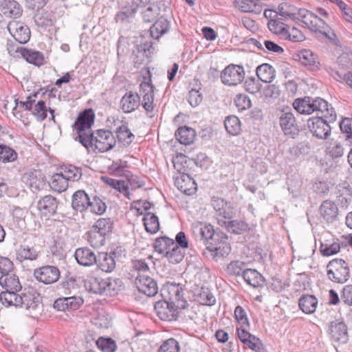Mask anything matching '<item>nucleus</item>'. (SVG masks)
<instances>
[{
  "label": "nucleus",
  "instance_id": "nucleus-1",
  "mask_svg": "<svg viewBox=\"0 0 352 352\" xmlns=\"http://www.w3.org/2000/svg\"><path fill=\"white\" fill-rule=\"evenodd\" d=\"M142 8L141 14L144 22L151 23L157 19L150 28L149 31L151 38L158 39L170 29L169 21L164 17V12L168 8V6L163 1L160 0L157 2L150 3Z\"/></svg>",
  "mask_w": 352,
  "mask_h": 352
},
{
  "label": "nucleus",
  "instance_id": "nucleus-2",
  "mask_svg": "<svg viewBox=\"0 0 352 352\" xmlns=\"http://www.w3.org/2000/svg\"><path fill=\"white\" fill-rule=\"evenodd\" d=\"M234 317L239 324L236 328L238 337L241 342L247 346L251 350L255 352H260L263 348L261 340L251 334L248 329L250 327V322L245 309L240 305L236 307L234 309Z\"/></svg>",
  "mask_w": 352,
  "mask_h": 352
},
{
  "label": "nucleus",
  "instance_id": "nucleus-3",
  "mask_svg": "<svg viewBox=\"0 0 352 352\" xmlns=\"http://www.w3.org/2000/svg\"><path fill=\"white\" fill-rule=\"evenodd\" d=\"M95 113L91 109L81 112L74 124V129L78 134L80 144L85 147L91 144V126L94 123Z\"/></svg>",
  "mask_w": 352,
  "mask_h": 352
},
{
  "label": "nucleus",
  "instance_id": "nucleus-4",
  "mask_svg": "<svg viewBox=\"0 0 352 352\" xmlns=\"http://www.w3.org/2000/svg\"><path fill=\"white\" fill-rule=\"evenodd\" d=\"M42 302L41 294L34 287L25 288L19 294L17 293L5 306L35 310Z\"/></svg>",
  "mask_w": 352,
  "mask_h": 352
},
{
  "label": "nucleus",
  "instance_id": "nucleus-5",
  "mask_svg": "<svg viewBox=\"0 0 352 352\" xmlns=\"http://www.w3.org/2000/svg\"><path fill=\"white\" fill-rule=\"evenodd\" d=\"M298 17L311 30L320 32L331 41L336 40V35L331 31L329 25L313 12L306 9H298Z\"/></svg>",
  "mask_w": 352,
  "mask_h": 352
},
{
  "label": "nucleus",
  "instance_id": "nucleus-6",
  "mask_svg": "<svg viewBox=\"0 0 352 352\" xmlns=\"http://www.w3.org/2000/svg\"><path fill=\"white\" fill-rule=\"evenodd\" d=\"M276 116L283 134L285 136L295 138L298 135L300 129L292 108L286 106L278 109Z\"/></svg>",
  "mask_w": 352,
  "mask_h": 352
},
{
  "label": "nucleus",
  "instance_id": "nucleus-7",
  "mask_svg": "<svg viewBox=\"0 0 352 352\" xmlns=\"http://www.w3.org/2000/svg\"><path fill=\"white\" fill-rule=\"evenodd\" d=\"M0 285L3 289L0 293V302L4 306L11 302L12 298L22 289L18 276L12 272L1 276Z\"/></svg>",
  "mask_w": 352,
  "mask_h": 352
},
{
  "label": "nucleus",
  "instance_id": "nucleus-8",
  "mask_svg": "<svg viewBox=\"0 0 352 352\" xmlns=\"http://www.w3.org/2000/svg\"><path fill=\"white\" fill-rule=\"evenodd\" d=\"M210 204L214 211V217L217 224L221 226L226 224L228 220L234 219L236 216V209L232 204L223 198L213 196Z\"/></svg>",
  "mask_w": 352,
  "mask_h": 352
},
{
  "label": "nucleus",
  "instance_id": "nucleus-9",
  "mask_svg": "<svg viewBox=\"0 0 352 352\" xmlns=\"http://www.w3.org/2000/svg\"><path fill=\"white\" fill-rule=\"evenodd\" d=\"M122 282L119 278H108L107 280L97 277H89L85 281V287L90 293L101 294L105 291L119 290Z\"/></svg>",
  "mask_w": 352,
  "mask_h": 352
},
{
  "label": "nucleus",
  "instance_id": "nucleus-10",
  "mask_svg": "<svg viewBox=\"0 0 352 352\" xmlns=\"http://www.w3.org/2000/svg\"><path fill=\"white\" fill-rule=\"evenodd\" d=\"M208 251L210 254V256L215 261H218L220 258L226 257L231 251V247L228 242V236L226 234L220 232L212 241L206 245L204 253Z\"/></svg>",
  "mask_w": 352,
  "mask_h": 352
},
{
  "label": "nucleus",
  "instance_id": "nucleus-11",
  "mask_svg": "<svg viewBox=\"0 0 352 352\" xmlns=\"http://www.w3.org/2000/svg\"><path fill=\"white\" fill-rule=\"evenodd\" d=\"M328 278L336 283H344L350 277V270L346 262L342 258L329 261L327 266Z\"/></svg>",
  "mask_w": 352,
  "mask_h": 352
},
{
  "label": "nucleus",
  "instance_id": "nucleus-12",
  "mask_svg": "<svg viewBox=\"0 0 352 352\" xmlns=\"http://www.w3.org/2000/svg\"><path fill=\"white\" fill-rule=\"evenodd\" d=\"M154 52V48L151 38H146L141 36L137 41L135 50H133L130 58L135 65H147L150 58Z\"/></svg>",
  "mask_w": 352,
  "mask_h": 352
},
{
  "label": "nucleus",
  "instance_id": "nucleus-13",
  "mask_svg": "<svg viewBox=\"0 0 352 352\" xmlns=\"http://www.w3.org/2000/svg\"><path fill=\"white\" fill-rule=\"evenodd\" d=\"M116 144V140L111 131L99 129L95 133H91V144L87 148H93L100 153L107 152L112 149Z\"/></svg>",
  "mask_w": 352,
  "mask_h": 352
},
{
  "label": "nucleus",
  "instance_id": "nucleus-14",
  "mask_svg": "<svg viewBox=\"0 0 352 352\" xmlns=\"http://www.w3.org/2000/svg\"><path fill=\"white\" fill-rule=\"evenodd\" d=\"M331 122L322 117H313L307 120V125L313 135L318 139H327L331 134Z\"/></svg>",
  "mask_w": 352,
  "mask_h": 352
},
{
  "label": "nucleus",
  "instance_id": "nucleus-15",
  "mask_svg": "<svg viewBox=\"0 0 352 352\" xmlns=\"http://www.w3.org/2000/svg\"><path fill=\"white\" fill-rule=\"evenodd\" d=\"M157 252L163 254L172 263H176V243L174 240L166 236L157 239L154 243Z\"/></svg>",
  "mask_w": 352,
  "mask_h": 352
},
{
  "label": "nucleus",
  "instance_id": "nucleus-16",
  "mask_svg": "<svg viewBox=\"0 0 352 352\" xmlns=\"http://www.w3.org/2000/svg\"><path fill=\"white\" fill-rule=\"evenodd\" d=\"M10 34L19 44L28 43L30 38V30L27 25L19 21H10L7 25Z\"/></svg>",
  "mask_w": 352,
  "mask_h": 352
},
{
  "label": "nucleus",
  "instance_id": "nucleus-17",
  "mask_svg": "<svg viewBox=\"0 0 352 352\" xmlns=\"http://www.w3.org/2000/svg\"><path fill=\"white\" fill-rule=\"evenodd\" d=\"M148 74V81H144L140 85V94L142 97V105L147 112H152L154 109V87L151 81V73L148 69L146 71Z\"/></svg>",
  "mask_w": 352,
  "mask_h": 352
},
{
  "label": "nucleus",
  "instance_id": "nucleus-18",
  "mask_svg": "<svg viewBox=\"0 0 352 352\" xmlns=\"http://www.w3.org/2000/svg\"><path fill=\"white\" fill-rule=\"evenodd\" d=\"M60 271L57 267L45 265L34 270V276L43 284L50 285L56 283L60 278Z\"/></svg>",
  "mask_w": 352,
  "mask_h": 352
},
{
  "label": "nucleus",
  "instance_id": "nucleus-19",
  "mask_svg": "<svg viewBox=\"0 0 352 352\" xmlns=\"http://www.w3.org/2000/svg\"><path fill=\"white\" fill-rule=\"evenodd\" d=\"M135 283L139 292L147 296H154L157 294V284L148 274H138Z\"/></svg>",
  "mask_w": 352,
  "mask_h": 352
},
{
  "label": "nucleus",
  "instance_id": "nucleus-20",
  "mask_svg": "<svg viewBox=\"0 0 352 352\" xmlns=\"http://www.w3.org/2000/svg\"><path fill=\"white\" fill-rule=\"evenodd\" d=\"M329 333L331 340L338 344L346 343L349 340L347 327L342 321H332L329 325Z\"/></svg>",
  "mask_w": 352,
  "mask_h": 352
},
{
  "label": "nucleus",
  "instance_id": "nucleus-21",
  "mask_svg": "<svg viewBox=\"0 0 352 352\" xmlns=\"http://www.w3.org/2000/svg\"><path fill=\"white\" fill-rule=\"evenodd\" d=\"M157 316L165 321L176 320V305L173 301L160 300L155 305Z\"/></svg>",
  "mask_w": 352,
  "mask_h": 352
},
{
  "label": "nucleus",
  "instance_id": "nucleus-22",
  "mask_svg": "<svg viewBox=\"0 0 352 352\" xmlns=\"http://www.w3.org/2000/svg\"><path fill=\"white\" fill-rule=\"evenodd\" d=\"M243 67H225L221 73V81L228 86L236 85L243 80Z\"/></svg>",
  "mask_w": 352,
  "mask_h": 352
},
{
  "label": "nucleus",
  "instance_id": "nucleus-23",
  "mask_svg": "<svg viewBox=\"0 0 352 352\" xmlns=\"http://www.w3.org/2000/svg\"><path fill=\"white\" fill-rule=\"evenodd\" d=\"M197 189V184L193 178L177 169V190L186 195H192Z\"/></svg>",
  "mask_w": 352,
  "mask_h": 352
},
{
  "label": "nucleus",
  "instance_id": "nucleus-24",
  "mask_svg": "<svg viewBox=\"0 0 352 352\" xmlns=\"http://www.w3.org/2000/svg\"><path fill=\"white\" fill-rule=\"evenodd\" d=\"M0 11L7 17L17 19L22 16L23 10L16 0H2L0 3Z\"/></svg>",
  "mask_w": 352,
  "mask_h": 352
},
{
  "label": "nucleus",
  "instance_id": "nucleus-25",
  "mask_svg": "<svg viewBox=\"0 0 352 352\" xmlns=\"http://www.w3.org/2000/svg\"><path fill=\"white\" fill-rule=\"evenodd\" d=\"M314 106H316V107H314V112L320 113V117L326 118L330 122L336 121L337 116L334 108L323 98H316Z\"/></svg>",
  "mask_w": 352,
  "mask_h": 352
},
{
  "label": "nucleus",
  "instance_id": "nucleus-26",
  "mask_svg": "<svg viewBox=\"0 0 352 352\" xmlns=\"http://www.w3.org/2000/svg\"><path fill=\"white\" fill-rule=\"evenodd\" d=\"M23 180L32 190H39L45 185V177L41 171L34 170L27 173Z\"/></svg>",
  "mask_w": 352,
  "mask_h": 352
},
{
  "label": "nucleus",
  "instance_id": "nucleus-27",
  "mask_svg": "<svg viewBox=\"0 0 352 352\" xmlns=\"http://www.w3.org/2000/svg\"><path fill=\"white\" fill-rule=\"evenodd\" d=\"M336 199L341 208H347L352 201V188L347 182L337 186Z\"/></svg>",
  "mask_w": 352,
  "mask_h": 352
},
{
  "label": "nucleus",
  "instance_id": "nucleus-28",
  "mask_svg": "<svg viewBox=\"0 0 352 352\" xmlns=\"http://www.w3.org/2000/svg\"><path fill=\"white\" fill-rule=\"evenodd\" d=\"M74 256L79 265L85 267L91 266L97 261V256L88 248H78L75 251Z\"/></svg>",
  "mask_w": 352,
  "mask_h": 352
},
{
  "label": "nucleus",
  "instance_id": "nucleus-29",
  "mask_svg": "<svg viewBox=\"0 0 352 352\" xmlns=\"http://www.w3.org/2000/svg\"><path fill=\"white\" fill-rule=\"evenodd\" d=\"M316 98L305 96L298 98L293 102V107L300 114L310 115L314 112V102ZM316 107V106H315Z\"/></svg>",
  "mask_w": 352,
  "mask_h": 352
},
{
  "label": "nucleus",
  "instance_id": "nucleus-30",
  "mask_svg": "<svg viewBox=\"0 0 352 352\" xmlns=\"http://www.w3.org/2000/svg\"><path fill=\"white\" fill-rule=\"evenodd\" d=\"M320 214L324 221L331 223L338 217V208L333 201L325 200L320 206Z\"/></svg>",
  "mask_w": 352,
  "mask_h": 352
},
{
  "label": "nucleus",
  "instance_id": "nucleus-31",
  "mask_svg": "<svg viewBox=\"0 0 352 352\" xmlns=\"http://www.w3.org/2000/svg\"><path fill=\"white\" fill-rule=\"evenodd\" d=\"M140 97L131 91L126 93L121 99V109L124 113L135 111L140 105Z\"/></svg>",
  "mask_w": 352,
  "mask_h": 352
},
{
  "label": "nucleus",
  "instance_id": "nucleus-32",
  "mask_svg": "<svg viewBox=\"0 0 352 352\" xmlns=\"http://www.w3.org/2000/svg\"><path fill=\"white\" fill-rule=\"evenodd\" d=\"M34 20L38 27L46 28L54 24L56 17L51 11L37 9V12L34 16Z\"/></svg>",
  "mask_w": 352,
  "mask_h": 352
},
{
  "label": "nucleus",
  "instance_id": "nucleus-33",
  "mask_svg": "<svg viewBox=\"0 0 352 352\" xmlns=\"http://www.w3.org/2000/svg\"><path fill=\"white\" fill-rule=\"evenodd\" d=\"M97 261L95 264L102 272L110 273L113 271L116 267V261L112 254L107 252H100L96 256Z\"/></svg>",
  "mask_w": 352,
  "mask_h": 352
},
{
  "label": "nucleus",
  "instance_id": "nucleus-34",
  "mask_svg": "<svg viewBox=\"0 0 352 352\" xmlns=\"http://www.w3.org/2000/svg\"><path fill=\"white\" fill-rule=\"evenodd\" d=\"M89 200L90 198L85 190H77L73 194L72 206L76 211L84 212L89 207Z\"/></svg>",
  "mask_w": 352,
  "mask_h": 352
},
{
  "label": "nucleus",
  "instance_id": "nucleus-35",
  "mask_svg": "<svg viewBox=\"0 0 352 352\" xmlns=\"http://www.w3.org/2000/svg\"><path fill=\"white\" fill-rule=\"evenodd\" d=\"M234 6L241 12L259 14L263 10L262 6L255 2L254 0H234Z\"/></svg>",
  "mask_w": 352,
  "mask_h": 352
},
{
  "label": "nucleus",
  "instance_id": "nucleus-36",
  "mask_svg": "<svg viewBox=\"0 0 352 352\" xmlns=\"http://www.w3.org/2000/svg\"><path fill=\"white\" fill-rule=\"evenodd\" d=\"M102 180L112 188L122 194L128 199H131V193L128 182L122 179H116L109 177H102Z\"/></svg>",
  "mask_w": 352,
  "mask_h": 352
},
{
  "label": "nucleus",
  "instance_id": "nucleus-37",
  "mask_svg": "<svg viewBox=\"0 0 352 352\" xmlns=\"http://www.w3.org/2000/svg\"><path fill=\"white\" fill-rule=\"evenodd\" d=\"M197 137L195 130L188 126H179L177 128V142L182 144L190 145L192 144Z\"/></svg>",
  "mask_w": 352,
  "mask_h": 352
},
{
  "label": "nucleus",
  "instance_id": "nucleus-38",
  "mask_svg": "<svg viewBox=\"0 0 352 352\" xmlns=\"http://www.w3.org/2000/svg\"><path fill=\"white\" fill-rule=\"evenodd\" d=\"M277 13L282 20H291L293 21L299 20L298 9L287 3H282L278 6Z\"/></svg>",
  "mask_w": 352,
  "mask_h": 352
},
{
  "label": "nucleus",
  "instance_id": "nucleus-39",
  "mask_svg": "<svg viewBox=\"0 0 352 352\" xmlns=\"http://www.w3.org/2000/svg\"><path fill=\"white\" fill-rule=\"evenodd\" d=\"M242 278L247 284L255 288L262 287L264 284L263 276L254 269L247 267Z\"/></svg>",
  "mask_w": 352,
  "mask_h": 352
},
{
  "label": "nucleus",
  "instance_id": "nucleus-40",
  "mask_svg": "<svg viewBox=\"0 0 352 352\" xmlns=\"http://www.w3.org/2000/svg\"><path fill=\"white\" fill-rule=\"evenodd\" d=\"M221 227L234 234H241L249 230V226L245 221L234 219L228 220L226 224L221 225Z\"/></svg>",
  "mask_w": 352,
  "mask_h": 352
},
{
  "label": "nucleus",
  "instance_id": "nucleus-41",
  "mask_svg": "<svg viewBox=\"0 0 352 352\" xmlns=\"http://www.w3.org/2000/svg\"><path fill=\"white\" fill-rule=\"evenodd\" d=\"M38 208L45 215H52L55 214L57 209L56 198L52 195L43 197L38 202Z\"/></svg>",
  "mask_w": 352,
  "mask_h": 352
},
{
  "label": "nucleus",
  "instance_id": "nucleus-42",
  "mask_svg": "<svg viewBox=\"0 0 352 352\" xmlns=\"http://www.w3.org/2000/svg\"><path fill=\"white\" fill-rule=\"evenodd\" d=\"M318 305V299L313 295L306 294L302 296L298 300L300 310L306 314H311L315 312Z\"/></svg>",
  "mask_w": 352,
  "mask_h": 352
},
{
  "label": "nucleus",
  "instance_id": "nucleus-43",
  "mask_svg": "<svg viewBox=\"0 0 352 352\" xmlns=\"http://www.w3.org/2000/svg\"><path fill=\"white\" fill-rule=\"evenodd\" d=\"M23 58L28 63L35 66H42L46 63L45 57L43 52L32 49L23 50Z\"/></svg>",
  "mask_w": 352,
  "mask_h": 352
},
{
  "label": "nucleus",
  "instance_id": "nucleus-44",
  "mask_svg": "<svg viewBox=\"0 0 352 352\" xmlns=\"http://www.w3.org/2000/svg\"><path fill=\"white\" fill-rule=\"evenodd\" d=\"M327 71L336 80L344 81L352 89V72H346L344 67H328Z\"/></svg>",
  "mask_w": 352,
  "mask_h": 352
},
{
  "label": "nucleus",
  "instance_id": "nucleus-45",
  "mask_svg": "<svg viewBox=\"0 0 352 352\" xmlns=\"http://www.w3.org/2000/svg\"><path fill=\"white\" fill-rule=\"evenodd\" d=\"M38 256V252L36 250L26 245H21L16 253V259L21 263L26 260L34 261Z\"/></svg>",
  "mask_w": 352,
  "mask_h": 352
},
{
  "label": "nucleus",
  "instance_id": "nucleus-46",
  "mask_svg": "<svg viewBox=\"0 0 352 352\" xmlns=\"http://www.w3.org/2000/svg\"><path fill=\"white\" fill-rule=\"evenodd\" d=\"M50 186L53 191L60 193L67 189L69 182L64 177L63 173L58 172L52 175Z\"/></svg>",
  "mask_w": 352,
  "mask_h": 352
},
{
  "label": "nucleus",
  "instance_id": "nucleus-47",
  "mask_svg": "<svg viewBox=\"0 0 352 352\" xmlns=\"http://www.w3.org/2000/svg\"><path fill=\"white\" fill-rule=\"evenodd\" d=\"M246 263L239 260H236L231 261L227 265L226 272L230 276L243 277V272L246 270Z\"/></svg>",
  "mask_w": 352,
  "mask_h": 352
},
{
  "label": "nucleus",
  "instance_id": "nucleus-48",
  "mask_svg": "<svg viewBox=\"0 0 352 352\" xmlns=\"http://www.w3.org/2000/svg\"><path fill=\"white\" fill-rule=\"evenodd\" d=\"M143 221L147 232L155 234L160 230L158 217L155 214L147 212L144 214Z\"/></svg>",
  "mask_w": 352,
  "mask_h": 352
},
{
  "label": "nucleus",
  "instance_id": "nucleus-49",
  "mask_svg": "<svg viewBox=\"0 0 352 352\" xmlns=\"http://www.w3.org/2000/svg\"><path fill=\"white\" fill-rule=\"evenodd\" d=\"M60 172L68 182L78 181L82 176L81 169L71 164L62 167Z\"/></svg>",
  "mask_w": 352,
  "mask_h": 352
},
{
  "label": "nucleus",
  "instance_id": "nucleus-50",
  "mask_svg": "<svg viewBox=\"0 0 352 352\" xmlns=\"http://www.w3.org/2000/svg\"><path fill=\"white\" fill-rule=\"evenodd\" d=\"M280 18L276 19L269 20L267 27L270 32L278 36L280 38L286 35L287 28L288 25L280 21Z\"/></svg>",
  "mask_w": 352,
  "mask_h": 352
},
{
  "label": "nucleus",
  "instance_id": "nucleus-51",
  "mask_svg": "<svg viewBox=\"0 0 352 352\" xmlns=\"http://www.w3.org/2000/svg\"><path fill=\"white\" fill-rule=\"evenodd\" d=\"M224 126L227 132L232 135H237L241 131V122L238 117L229 116L224 120Z\"/></svg>",
  "mask_w": 352,
  "mask_h": 352
},
{
  "label": "nucleus",
  "instance_id": "nucleus-52",
  "mask_svg": "<svg viewBox=\"0 0 352 352\" xmlns=\"http://www.w3.org/2000/svg\"><path fill=\"white\" fill-rule=\"evenodd\" d=\"M280 96V90L274 85H269L260 91V98L265 102H271Z\"/></svg>",
  "mask_w": 352,
  "mask_h": 352
},
{
  "label": "nucleus",
  "instance_id": "nucleus-53",
  "mask_svg": "<svg viewBox=\"0 0 352 352\" xmlns=\"http://www.w3.org/2000/svg\"><path fill=\"white\" fill-rule=\"evenodd\" d=\"M296 59L303 66H314L316 63L317 56L309 50H304L296 54Z\"/></svg>",
  "mask_w": 352,
  "mask_h": 352
},
{
  "label": "nucleus",
  "instance_id": "nucleus-54",
  "mask_svg": "<svg viewBox=\"0 0 352 352\" xmlns=\"http://www.w3.org/2000/svg\"><path fill=\"white\" fill-rule=\"evenodd\" d=\"M88 241L89 244L96 248L102 247L105 243L106 235L98 232L96 228H92L88 232Z\"/></svg>",
  "mask_w": 352,
  "mask_h": 352
},
{
  "label": "nucleus",
  "instance_id": "nucleus-55",
  "mask_svg": "<svg viewBox=\"0 0 352 352\" xmlns=\"http://www.w3.org/2000/svg\"><path fill=\"white\" fill-rule=\"evenodd\" d=\"M117 138L124 145H129L134 138L133 134L131 132L127 126L122 124L116 129Z\"/></svg>",
  "mask_w": 352,
  "mask_h": 352
},
{
  "label": "nucleus",
  "instance_id": "nucleus-56",
  "mask_svg": "<svg viewBox=\"0 0 352 352\" xmlns=\"http://www.w3.org/2000/svg\"><path fill=\"white\" fill-rule=\"evenodd\" d=\"M161 295L164 301H173L176 300V283H166L163 285L161 289Z\"/></svg>",
  "mask_w": 352,
  "mask_h": 352
},
{
  "label": "nucleus",
  "instance_id": "nucleus-57",
  "mask_svg": "<svg viewBox=\"0 0 352 352\" xmlns=\"http://www.w3.org/2000/svg\"><path fill=\"white\" fill-rule=\"evenodd\" d=\"M96 345L102 352H115L117 349L116 342L111 338H99Z\"/></svg>",
  "mask_w": 352,
  "mask_h": 352
},
{
  "label": "nucleus",
  "instance_id": "nucleus-58",
  "mask_svg": "<svg viewBox=\"0 0 352 352\" xmlns=\"http://www.w3.org/2000/svg\"><path fill=\"white\" fill-rule=\"evenodd\" d=\"M17 153L10 147L0 144V161L3 163L12 162L17 159Z\"/></svg>",
  "mask_w": 352,
  "mask_h": 352
},
{
  "label": "nucleus",
  "instance_id": "nucleus-59",
  "mask_svg": "<svg viewBox=\"0 0 352 352\" xmlns=\"http://www.w3.org/2000/svg\"><path fill=\"white\" fill-rule=\"evenodd\" d=\"M258 78L264 82H272L275 77L274 67H256Z\"/></svg>",
  "mask_w": 352,
  "mask_h": 352
},
{
  "label": "nucleus",
  "instance_id": "nucleus-60",
  "mask_svg": "<svg viewBox=\"0 0 352 352\" xmlns=\"http://www.w3.org/2000/svg\"><path fill=\"white\" fill-rule=\"evenodd\" d=\"M107 206L104 202H103L99 197H95L92 200H89V207L87 210H89L91 212L96 214H102L106 210Z\"/></svg>",
  "mask_w": 352,
  "mask_h": 352
},
{
  "label": "nucleus",
  "instance_id": "nucleus-61",
  "mask_svg": "<svg viewBox=\"0 0 352 352\" xmlns=\"http://www.w3.org/2000/svg\"><path fill=\"white\" fill-rule=\"evenodd\" d=\"M199 233L204 243L208 245V243L217 236L218 232H215L214 227L210 224H205L199 228Z\"/></svg>",
  "mask_w": 352,
  "mask_h": 352
},
{
  "label": "nucleus",
  "instance_id": "nucleus-62",
  "mask_svg": "<svg viewBox=\"0 0 352 352\" xmlns=\"http://www.w3.org/2000/svg\"><path fill=\"white\" fill-rule=\"evenodd\" d=\"M344 149L340 142H331L326 148V153L332 159L341 157L344 155Z\"/></svg>",
  "mask_w": 352,
  "mask_h": 352
},
{
  "label": "nucleus",
  "instance_id": "nucleus-63",
  "mask_svg": "<svg viewBox=\"0 0 352 352\" xmlns=\"http://www.w3.org/2000/svg\"><path fill=\"white\" fill-rule=\"evenodd\" d=\"M234 103L239 111H245L252 106L250 98L244 94H237L234 98Z\"/></svg>",
  "mask_w": 352,
  "mask_h": 352
},
{
  "label": "nucleus",
  "instance_id": "nucleus-64",
  "mask_svg": "<svg viewBox=\"0 0 352 352\" xmlns=\"http://www.w3.org/2000/svg\"><path fill=\"white\" fill-rule=\"evenodd\" d=\"M98 232L107 235L110 233L113 228V223L109 218L99 219L93 226Z\"/></svg>",
  "mask_w": 352,
  "mask_h": 352
}]
</instances>
